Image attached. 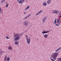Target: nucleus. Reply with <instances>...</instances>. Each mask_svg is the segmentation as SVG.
<instances>
[{
  "label": "nucleus",
  "instance_id": "f257e3e1",
  "mask_svg": "<svg viewBox=\"0 0 61 61\" xmlns=\"http://www.w3.org/2000/svg\"><path fill=\"white\" fill-rule=\"evenodd\" d=\"M22 35L21 34H14V36L16 37L14 39V41H17L18 39H20V37L22 36Z\"/></svg>",
  "mask_w": 61,
  "mask_h": 61
},
{
  "label": "nucleus",
  "instance_id": "f03ea898",
  "mask_svg": "<svg viewBox=\"0 0 61 61\" xmlns=\"http://www.w3.org/2000/svg\"><path fill=\"white\" fill-rule=\"evenodd\" d=\"M57 56H58V54H57V53L55 52L53 53L51 56V57L52 58H53L54 60H56V58L57 57Z\"/></svg>",
  "mask_w": 61,
  "mask_h": 61
},
{
  "label": "nucleus",
  "instance_id": "7ed1b4c3",
  "mask_svg": "<svg viewBox=\"0 0 61 61\" xmlns=\"http://www.w3.org/2000/svg\"><path fill=\"white\" fill-rule=\"evenodd\" d=\"M26 39L27 41V43L28 44H30V38H29L28 39V38H27Z\"/></svg>",
  "mask_w": 61,
  "mask_h": 61
},
{
  "label": "nucleus",
  "instance_id": "20e7f679",
  "mask_svg": "<svg viewBox=\"0 0 61 61\" xmlns=\"http://www.w3.org/2000/svg\"><path fill=\"white\" fill-rule=\"evenodd\" d=\"M25 0H20L19 1V0H17V2L19 4H22L24 2V1H25Z\"/></svg>",
  "mask_w": 61,
  "mask_h": 61
},
{
  "label": "nucleus",
  "instance_id": "39448f33",
  "mask_svg": "<svg viewBox=\"0 0 61 61\" xmlns=\"http://www.w3.org/2000/svg\"><path fill=\"white\" fill-rule=\"evenodd\" d=\"M24 24L26 26H27L28 25V22L27 21H25L24 22Z\"/></svg>",
  "mask_w": 61,
  "mask_h": 61
},
{
  "label": "nucleus",
  "instance_id": "423d86ee",
  "mask_svg": "<svg viewBox=\"0 0 61 61\" xmlns=\"http://www.w3.org/2000/svg\"><path fill=\"white\" fill-rule=\"evenodd\" d=\"M46 16H45L43 18L42 20V23H45V22L46 21Z\"/></svg>",
  "mask_w": 61,
  "mask_h": 61
},
{
  "label": "nucleus",
  "instance_id": "0eeeda50",
  "mask_svg": "<svg viewBox=\"0 0 61 61\" xmlns=\"http://www.w3.org/2000/svg\"><path fill=\"white\" fill-rule=\"evenodd\" d=\"M54 24L56 25H57V26H59V25L57 24L56 23V18L54 20Z\"/></svg>",
  "mask_w": 61,
  "mask_h": 61
},
{
  "label": "nucleus",
  "instance_id": "6e6552de",
  "mask_svg": "<svg viewBox=\"0 0 61 61\" xmlns=\"http://www.w3.org/2000/svg\"><path fill=\"white\" fill-rule=\"evenodd\" d=\"M51 0H48L47 1V4H49L51 3Z\"/></svg>",
  "mask_w": 61,
  "mask_h": 61
},
{
  "label": "nucleus",
  "instance_id": "1a4fd4ad",
  "mask_svg": "<svg viewBox=\"0 0 61 61\" xmlns=\"http://www.w3.org/2000/svg\"><path fill=\"white\" fill-rule=\"evenodd\" d=\"M42 12V10H41L40 11H39L38 13H37V14H36V15H37L39 14H40V13H41Z\"/></svg>",
  "mask_w": 61,
  "mask_h": 61
},
{
  "label": "nucleus",
  "instance_id": "9d476101",
  "mask_svg": "<svg viewBox=\"0 0 61 61\" xmlns=\"http://www.w3.org/2000/svg\"><path fill=\"white\" fill-rule=\"evenodd\" d=\"M48 32H49V31H43L42 32V34H46V33H47Z\"/></svg>",
  "mask_w": 61,
  "mask_h": 61
},
{
  "label": "nucleus",
  "instance_id": "9b49d317",
  "mask_svg": "<svg viewBox=\"0 0 61 61\" xmlns=\"http://www.w3.org/2000/svg\"><path fill=\"white\" fill-rule=\"evenodd\" d=\"M42 5L43 6H46L47 5V3H43Z\"/></svg>",
  "mask_w": 61,
  "mask_h": 61
},
{
  "label": "nucleus",
  "instance_id": "f8f14e48",
  "mask_svg": "<svg viewBox=\"0 0 61 61\" xmlns=\"http://www.w3.org/2000/svg\"><path fill=\"white\" fill-rule=\"evenodd\" d=\"M57 21L56 22L57 24H59L60 23V20L59 19H58Z\"/></svg>",
  "mask_w": 61,
  "mask_h": 61
},
{
  "label": "nucleus",
  "instance_id": "ddd939ff",
  "mask_svg": "<svg viewBox=\"0 0 61 61\" xmlns=\"http://www.w3.org/2000/svg\"><path fill=\"white\" fill-rule=\"evenodd\" d=\"M48 36V35L47 34L45 35L44 36V37L45 38H47Z\"/></svg>",
  "mask_w": 61,
  "mask_h": 61
},
{
  "label": "nucleus",
  "instance_id": "4468645a",
  "mask_svg": "<svg viewBox=\"0 0 61 61\" xmlns=\"http://www.w3.org/2000/svg\"><path fill=\"white\" fill-rule=\"evenodd\" d=\"M8 49L9 50H12V47H11V46H9L8 47Z\"/></svg>",
  "mask_w": 61,
  "mask_h": 61
},
{
  "label": "nucleus",
  "instance_id": "2eb2a0df",
  "mask_svg": "<svg viewBox=\"0 0 61 61\" xmlns=\"http://www.w3.org/2000/svg\"><path fill=\"white\" fill-rule=\"evenodd\" d=\"M5 1V0H2V1L1 2V4H3Z\"/></svg>",
  "mask_w": 61,
  "mask_h": 61
},
{
  "label": "nucleus",
  "instance_id": "dca6fc26",
  "mask_svg": "<svg viewBox=\"0 0 61 61\" xmlns=\"http://www.w3.org/2000/svg\"><path fill=\"white\" fill-rule=\"evenodd\" d=\"M15 44L16 45H18V43L17 41L15 42Z\"/></svg>",
  "mask_w": 61,
  "mask_h": 61
},
{
  "label": "nucleus",
  "instance_id": "f3484780",
  "mask_svg": "<svg viewBox=\"0 0 61 61\" xmlns=\"http://www.w3.org/2000/svg\"><path fill=\"white\" fill-rule=\"evenodd\" d=\"M4 61H7V60H6V57H5L4 58Z\"/></svg>",
  "mask_w": 61,
  "mask_h": 61
},
{
  "label": "nucleus",
  "instance_id": "a211bd4d",
  "mask_svg": "<svg viewBox=\"0 0 61 61\" xmlns=\"http://www.w3.org/2000/svg\"><path fill=\"white\" fill-rule=\"evenodd\" d=\"M0 13L1 14H2V10H1V8H0Z\"/></svg>",
  "mask_w": 61,
  "mask_h": 61
},
{
  "label": "nucleus",
  "instance_id": "6ab92c4d",
  "mask_svg": "<svg viewBox=\"0 0 61 61\" xmlns=\"http://www.w3.org/2000/svg\"><path fill=\"white\" fill-rule=\"evenodd\" d=\"M7 61H9L10 60V58L8 57L7 58Z\"/></svg>",
  "mask_w": 61,
  "mask_h": 61
},
{
  "label": "nucleus",
  "instance_id": "aec40b11",
  "mask_svg": "<svg viewBox=\"0 0 61 61\" xmlns=\"http://www.w3.org/2000/svg\"><path fill=\"white\" fill-rule=\"evenodd\" d=\"M9 5V4L8 3H7V4L6 5V7H8V6Z\"/></svg>",
  "mask_w": 61,
  "mask_h": 61
},
{
  "label": "nucleus",
  "instance_id": "412c9836",
  "mask_svg": "<svg viewBox=\"0 0 61 61\" xmlns=\"http://www.w3.org/2000/svg\"><path fill=\"white\" fill-rule=\"evenodd\" d=\"M50 59H51V61H55V60H53V59H51V57H50Z\"/></svg>",
  "mask_w": 61,
  "mask_h": 61
},
{
  "label": "nucleus",
  "instance_id": "4be33fe9",
  "mask_svg": "<svg viewBox=\"0 0 61 61\" xmlns=\"http://www.w3.org/2000/svg\"><path fill=\"white\" fill-rule=\"evenodd\" d=\"M30 16V15H29L26 17V18H28V17H29V16Z\"/></svg>",
  "mask_w": 61,
  "mask_h": 61
},
{
  "label": "nucleus",
  "instance_id": "5701e85b",
  "mask_svg": "<svg viewBox=\"0 0 61 61\" xmlns=\"http://www.w3.org/2000/svg\"><path fill=\"white\" fill-rule=\"evenodd\" d=\"M58 60L59 61H61V58H59Z\"/></svg>",
  "mask_w": 61,
  "mask_h": 61
},
{
  "label": "nucleus",
  "instance_id": "b1692460",
  "mask_svg": "<svg viewBox=\"0 0 61 61\" xmlns=\"http://www.w3.org/2000/svg\"><path fill=\"white\" fill-rule=\"evenodd\" d=\"M61 47H60L57 50L58 51H59V50L60 49H61Z\"/></svg>",
  "mask_w": 61,
  "mask_h": 61
},
{
  "label": "nucleus",
  "instance_id": "393cba45",
  "mask_svg": "<svg viewBox=\"0 0 61 61\" xmlns=\"http://www.w3.org/2000/svg\"><path fill=\"white\" fill-rule=\"evenodd\" d=\"M6 38L7 39H9V37L8 36H6Z\"/></svg>",
  "mask_w": 61,
  "mask_h": 61
},
{
  "label": "nucleus",
  "instance_id": "a878e982",
  "mask_svg": "<svg viewBox=\"0 0 61 61\" xmlns=\"http://www.w3.org/2000/svg\"><path fill=\"white\" fill-rule=\"evenodd\" d=\"M59 13V11H57L56 10V14H58Z\"/></svg>",
  "mask_w": 61,
  "mask_h": 61
},
{
  "label": "nucleus",
  "instance_id": "bb28decb",
  "mask_svg": "<svg viewBox=\"0 0 61 61\" xmlns=\"http://www.w3.org/2000/svg\"><path fill=\"white\" fill-rule=\"evenodd\" d=\"M2 54V52H0V56L1 55V54Z\"/></svg>",
  "mask_w": 61,
  "mask_h": 61
},
{
  "label": "nucleus",
  "instance_id": "cd10ccee",
  "mask_svg": "<svg viewBox=\"0 0 61 61\" xmlns=\"http://www.w3.org/2000/svg\"><path fill=\"white\" fill-rule=\"evenodd\" d=\"M29 7H30V6H28L27 8L28 9V8H29Z\"/></svg>",
  "mask_w": 61,
  "mask_h": 61
},
{
  "label": "nucleus",
  "instance_id": "c85d7f7f",
  "mask_svg": "<svg viewBox=\"0 0 61 61\" xmlns=\"http://www.w3.org/2000/svg\"><path fill=\"white\" fill-rule=\"evenodd\" d=\"M28 9L27 7L25 9V10H27V9Z\"/></svg>",
  "mask_w": 61,
  "mask_h": 61
},
{
  "label": "nucleus",
  "instance_id": "c756f323",
  "mask_svg": "<svg viewBox=\"0 0 61 61\" xmlns=\"http://www.w3.org/2000/svg\"><path fill=\"white\" fill-rule=\"evenodd\" d=\"M52 12H53V13H55V10H53V11H52Z\"/></svg>",
  "mask_w": 61,
  "mask_h": 61
},
{
  "label": "nucleus",
  "instance_id": "7c9ffc66",
  "mask_svg": "<svg viewBox=\"0 0 61 61\" xmlns=\"http://www.w3.org/2000/svg\"><path fill=\"white\" fill-rule=\"evenodd\" d=\"M27 18L26 17H25V18H24V19H27Z\"/></svg>",
  "mask_w": 61,
  "mask_h": 61
},
{
  "label": "nucleus",
  "instance_id": "2f4dec72",
  "mask_svg": "<svg viewBox=\"0 0 61 61\" xmlns=\"http://www.w3.org/2000/svg\"><path fill=\"white\" fill-rule=\"evenodd\" d=\"M58 51L57 50L55 52H57Z\"/></svg>",
  "mask_w": 61,
  "mask_h": 61
},
{
  "label": "nucleus",
  "instance_id": "473e14b6",
  "mask_svg": "<svg viewBox=\"0 0 61 61\" xmlns=\"http://www.w3.org/2000/svg\"><path fill=\"white\" fill-rule=\"evenodd\" d=\"M55 13H56V10H55Z\"/></svg>",
  "mask_w": 61,
  "mask_h": 61
},
{
  "label": "nucleus",
  "instance_id": "72a5a7b5",
  "mask_svg": "<svg viewBox=\"0 0 61 61\" xmlns=\"http://www.w3.org/2000/svg\"><path fill=\"white\" fill-rule=\"evenodd\" d=\"M24 14H25H25H26V13H25V12H24Z\"/></svg>",
  "mask_w": 61,
  "mask_h": 61
},
{
  "label": "nucleus",
  "instance_id": "f704fd0d",
  "mask_svg": "<svg viewBox=\"0 0 61 61\" xmlns=\"http://www.w3.org/2000/svg\"><path fill=\"white\" fill-rule=\"evenodd\" d=\"M26 37H28V36H27V35H26Z\"/></svg>",
  "mask_w": 61,
  "mask_h": 61
},
{
  "label": "nucleus",
  "instance_id": "c9c22d12",
  "mask_svg": "<svg viewBox=\"0 0 61 61\" xmlns=\"http://www.w3.org/2000/svg\"><path fill=\"white\" fill-rule=\"evenodd\" d=\"M59 17H61V15H60V16Z\"/></svg>",
  "mask_w": 61,
  "mask_h": 61
},
{
  "label": "nucleus",
  "instance_id": "e433bc0d",
  "mask_svg": "<svg viewBox=\"0 0 61 61\" xmlns=\"http://www.w3.org/2000/svg\"><path fill=\"white\" fill-rule=\"evenodd\" d=\"M38 40V38H37V41Z\"/></svg>",
  "mask_w": 61,
  "mask_h": 61
},
{
  "label": "nucleus",
  "instance_id": "4c0bfd02",
  "mask_svg": "<svg viewBox=\"0 0 61 61\" xmlns=\"http://www.w3.org/2000/svg\"><path fill=\"white\" fill-rule=\"evenodd\" d=\"M61 15V14H60V13L59 14V15Z\"/></svg>",
  "mask_w": 61,
  "mask_h": 61
}]
</instances>
